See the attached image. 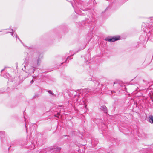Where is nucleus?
<instances>
[{
    "label": "nucleus",
    "mask_w": 153,
    "mask_h": 153,
    "mask_svg": "<svg viewBox=\"0 0 153 153\" xmlns=\"http://www.w3.org/2000/svg\"><path fill=\"white\" fill-rule=\"evenodd\" d=\"M149 121L150 123L153 124V116H149Z\"/></svg>",
    "instance_id": "1a4fd4ad"
},
{
    "label": "nucleus",
    "mask_w": 153,
    "mask_h": 153,
    "mask_svg": "<svg viewBox=\"0 0 153 153\" xmlns=\"http://www.w3.org/2000/svg\"><path fill=\"white\" fill-rule=\"evenodd\" d=\"M117 83V82H114V84H116Z\"/></svg>",
    "instance_id": "6ab92c4d"
},
{
    "label": "nucleus",
    "mask_w": 153,
    "mask_h": 153,
    "mask_svg": "<svg viewBox=\"0 0 153 153\" xmlns=\"http://www.w3.org/2000/svg\"><path fill=\"white\" fill-rule=\"evenodd\" d=\"M150 28L152 29L151 31H153V22L152 23L151 26Z\"/></svg>",
    "instance_id": "f8f14e48"
},
{
    "label": "nucleus",
    "mask_w": 153,
    "mask_h": 153,
    "mask_svg": "<svg viewBox=\"0 0 153 153\" xmlns=\"http://www.w3.org/2000/svg\"><path fill=\"white\" fill-rule=\"evenodd\" d=\"M78 52V51H77V52H74V54L72 55H71L70 56H68V57L66 59L65 62H67V60H68L72 59V58H71V57L72 56H73L74 54H75L76 53Z\"/></svg>",
    "instance_id": "6e6552de"
},
{
    "label": "nucleus",
    "mask_w": 153,
    "mask_h": 153,
    "mask_svg": "<svg viewBox=\"0 0 153 153\" xmlns=\"http://www.w3.org/2000/svg\"><path fill=\"white\" fill-rule=\"evenodd\" d=\"M3 76L4 77L7 79L9 78V76L10 75L9 74L7 73L6 74H4Z\"/></svg>",
    "instance_id": "9b49d317"
},
{
    "label": "nucleus",
    "mask_w": 153,
    "mask_h": 153,
    "mask_svg": "<svg viewBox=\"0 0 153 153\" xmlns=\"http://www.w3.org/2000/svg\"><path fill=\"white\" fill-rule=\"evenodd\" d=\"M71 4H72V6L73 7H74V6H73V4H72V3H71Z\"/></svg>",
    "instance_id": "412c9836"
},
{
    "label": "nucleus",
    "mask_w": 153,
    "mask_h": 153,
    "mask_svg": "<svg viewBox=\"0 0 153 153\" xmlns=\"http://www.w3.org/2000/svg\"><path fill=\"white\" fill-rule=\"evenodd\" d=\"M25 68L26 66H24Z\"/></svg>",
    "instance_id": "bb28decb"
},
{
    "label": "nucleus",
    "mask_w": 153,
    "mask_h": 153,
    "mask_svg": "<svg viewBox=\"0 0 153 153\" xmlns=\"http://www.w3.org/2000/svg\"><path fill=\"white\" fill-rule=\"evenodd\" d=\"M4 132L2 131H1L0 132V135H1V134H3Z\"/></svg>",
    "instance_id": "2eb2a0df"
},
{
    "label": "nucleus",
    "mask_w": 153,
    "mask_h": 153,
    "mask_svg": "<svg viewBox=\"0 0 153 153\" xmlns=\"http://www.w3.org/2000/svg\"><path fill=\"white\" fill-rule=\"evenodd\" d=\"M152 59H153V55L152 56Z\"/></svg>",
    "instance_id": "b1692460"
},
{
    "label": "nucleus",
    "mask_w": 153,
    "mask_h": 153,
    "mask_svg": "<svg viewBox=\"0 0 153 153\" xmlns=\"http://www.w3.org/2000/svg\"><path fill=\"white\" fill-rule=\"evenodd\" d=\"M63 63H62L61 64V65H62V64H63Z\"/></svg>",
    "instance_id": "5701e85b"
},
{
    "label": "nucleus",
    "mask_w": 153,
    "mask_h": 153,
    "mask_svg": "<svg viewBox=\"0 0 153 153\" xmlns=\"http://www.w3.org/2000/svg\"><path fill=\"white\" fill-rule=\"evenodd\" d=\"M100 108L101 110H102L105 113H107V110L106 107L105 106H101Z\"/></svg>",
    "instance_id": "39448f33"
},
{
    "label": "nucleus",
    "mask_w": 153,
    "mask_h": 153,
    "mask_svg": "<svg viewBox=\"0 0 153 153\" xmlns=\"http://www.w3.org/2000/svg\"><path fill=\"white\" fill-rule=\"evenodd\" d=\"M33 80H32L30 82L31 83H33Z\"/></svg>",
    "instance_id": "dca6fc26"
},
{
    "label": "nucleus",
    "mask_w": 153,
    "mask_h": 153,
    "mask_svg": "<svg viewBox=\"0 0 153 153\" xmlns=\"http://www.w3.org/2000/svg\"><path fill=\"white\" fill-rule=\"evenodd\" d=\"M149 95L151 97V98H152L153 97V91H150L149 93Z\"/></svg>",
    "instance_id": "9d476101"
},
{
    "label": "nucleus",
    "mask_w": 153,
    "mask_h": 153,
    "mask_svg": "<svg viewBox=\"0 0 153 153\" xmlns=\"http://www.w3.org/2000/svg\"><path fill=\"white\" fill-rule=\"evenodd\" d=\"M25 126H26V125H25Z\"/></svg>",
    "instance_id": "cd10ccee"
},
{
    "label": "nucleus",
    "mask_w": 153,
    "mask_h": 153,
    "mask_svg": "<svg viewBox=\"0 0 153 153\" xmlns=\"http://www.w3.org/2000/svg\"><path fill=\"white\" fill-rule=\"evenodd\" d=\"M120 39L119 36H115L112 37H107L105 39V40L110 42H113L118 40Z\"/></svg>",
    "instance_id": "f03ea898"
},
{
    "label": "nucleus",
    "mask_w": 153,
    "mask_h": 153,
    "mask_svg": "<svg viewBox=\"0 0 153 153\" xmlns=\"http://www.w3.org/2000/svg\"><path fill=\"white\" fill-rule=\"evenodd\" d=\"M11 33V35L13 36V37H16V39L17 38L21 42H22L21 40L18 37V36H17V34L16 33H13L12 32H10Z\"/></svg>",
    "instance_id": "0eeeda50"
},
{
    "label": "nucleus",
    "mask_w": 153,
    "mask_h": 153,
    "mask_svg": "<svg viewBox=\"0 0 153 153\" xmlns=\"http://www.w3.org/2000/svg\"><path fill=\"white\" fill-rule=\"evenodd\" d=\"M33 76V77L34 76ZM34 76L35 77H37V76Z\"/></svg>",
    "instance_id": "a211bd4d"
},
{
    "label": "nucleus",
    "mask_w": 153,
    "mask_h": 153,
    "mask_svg": "<svg viewBox=\"0 0 153 153\" xmlns=\"http://www.w3.org/2000/svg\"><path fill=\"white\" fill-rule=\"evenodd\" d=\"M47 92L51 94L52 95H53V93H52V92L51 90H48Z\"/></svg>",
    "instance_id": "ddd939ff"
},
{
    "label": "nucleus",
    "mask_w": 153,
    "mask_h": 153,
    "mask_svg": "<svg viewBox=\"0 0 153 153\" xmlns=\"http://www.w3.org/2000/svg\"><path fill=\"white\" fill-rule=\"evenodd\" d=\"M95 82H96V83H95V86H96V85H98L99 83H98V82H97V81H95Z\"/></svg>",
    "instance_id": "4468645a"
},
{
    "label": "nucleus",
    "mask_w": 153,
    "mask_h": 153,
    "mask_svg": "<svg viewBox=\"0 0 153 153\" xmlns=\"http://www.w3.org/2000/svg\"><path fill=\"white\" fill-rule=\"evenodd\" d=\"M71 51H71H71H70V52H71Z\"/></svg>",
    "instance_id": "393cba45"
},
{
    "label": "nucleus",
    "mask_w": 153,
    "mask_h": 153,
    "mask_svg": "<svg viewBox=\"0 0 153 153\" xmlns=\"http://www.w3.org/2000/svg\"><path fill=\"white\" fill-rule=\"evenodd\" d=\"M35 71V68L34 67H31V68L29 70V73L30 74H32L33 73L34 71Z\"/></svg>",
    "instance_id": "423d86ee"
},
{
    "label": "nucleus",
    "mask_w": 153,
    "mask_h": 153,
    "mask_svg": "<svg viewBox=\"0 0 153 153\" xmlns=\"http://www.w3.org/2000/svg\"><path fill=\"white\" fill-rule=\"evenodd\" d=\"M3 93V92L2 91H1V90H0V93Z\"/></svg>",
    "instance_id": "f3484780"
},
{
    "label": "nucleus",
    "mask_w": 153,
    "mask_h": 153,
    "mask_svg": "<svg viewBox=\"0 0 153 153\" xmlns=\"http://www.w3.org/2000/svg\"><path fill=\"white\" fill-rule=\"evenodd\" d=\"M1 31H0V32H1Z\"/></svg>",
    "instance_id": "c85d7f7f"
},
{
    "label": "nucleus",
    "mask_w": 153,
    "mask_h": 153,
    "mask_svg": "<svg viewBox=\"0 0 153 153\" xmlns=\"http://www.w3.org/2000/svg\"><path fill=\"white\" fill-rule=\"evenodd\" d=\"M149 33H150V31H149Z\"/></svg>",
    "instance_id": "a878e982"
},
{
    "label": "nucleus",
    "mask_w": 153,
    "mask_h": 153,
    "mask_svg": "<svg viewBox=\"0 0 153 153\" xmlns=\"http://www.w3.org/2000/svg\"><path fill=\"white\" fill-rule=\"evenodd\" d=\"M29 54L27 53L28 59L32 62V64L36 66L40 65L41 60L40 56H38L36 53H33L32 52L30 53Z\"/></svg>",
    "instance_id": "f257e3e1"
},
{
    "label": "nucleus",
    "mask_w": 153,
    "mask_h": 153,
    "mask_svg": "<svg viewBox=\"0 0 153 153\" xmlns=\"http://www.w3.org/2000/svg\"><path fill=\"white\" fill-rule=\"evenodd\" d=\"M4 70V69H3L1 70V72H2Z\"/></svg>",
    "instance_id": "aec40b11"
},
{
    "label": "nucleus",
    "mask_w": 153,
    "mask_h": 153,
    "mask_svg": "<svg viewBox=\"0 0 153 153\" xmlns=\"http://www.w3.org/2000/svg\"><path fill=\"white\" fill-rule=\"evenodd\" d=\"M79 92L81 93L82 92L83 93L87 94L89 92V89L88 88H85V89H80L79 90Z\"/></svg>",
    "instance_id": "20e7f679"
},
{
    "label": "nucleus",
    "mask_w": 153,
    "mask_h": 153,
    "mask_svg": "<svg viewBox=\"0 0 153 153\" xmlns=\"http://www.w3.org/2000/svg\"><path fill=\"white\" fill-rule=\"evenodd\" d=\"M52 147L53 151H52L51 153H59V152L62 149L61 147L55 145L53 146Z\"/></svg>",
    "instance_id": "7ed1b4c3"
},
{
    "label": "nucleus",
    "mask_w": 153,
    "mask_h": 153,
    "mask_svg": "<svg viewBox=\"0 0 153 153\" xmlns=\"http://www.w3.org/2000/svg\"><path fill=\"white\" fill-rule=\"evenodd\" d=\"M11 30L12 32H13V29H11Z\"/></svg>",
    "instance_id": "4be33fe9"
}]
</instances>
